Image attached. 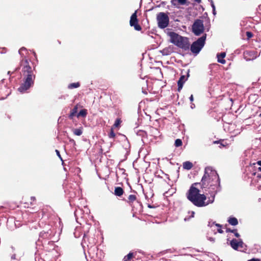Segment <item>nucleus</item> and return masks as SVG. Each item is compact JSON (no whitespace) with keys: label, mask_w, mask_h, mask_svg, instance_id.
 Instances as JSON below:
<instances>
[{"label":"nucleus","mask_w":261,"mask_h":261,"mask_svg":"<svg viewBox=\"0 0 261 261\" xmlns=\"http://www.w3.org/2000/svg\"><path fill=\"white\" fill-rule=\"evenodd\" d=\"M27 49L26 48L22 47L19 50V54L22 57L24 56V54L23 52H27Z\"/></svg>","instance_id":"cd10ccee"},{"label":"nucleus","mask_w":261,"mask_h":261,"mask_svg":"<svg viewBox=\"0 0 261 261\" xmlns=\"http://www.w3.org/2000/svg\"><path fill=\"white\" fill-rule=\"evenodd\" d=\"M73 133L76 136H81L83 133L82 128H80L74 129L73 130Z\"/></svg>","instance_id":"5701e85b"},{"label":"nucleus","mask_w":261,"mask_h":261,"mask_svg":"<svg viewBox=\"0 0 261 261\" xmlns=\"http://www.w3.org/2000/svg\"><path fill=\"white\" fill-rule=\"evenodd\" d=\"M198 183L193 184L187 193V197L192 203L198 207H203L208 205L206 201V197L204 194H199V190L194 187Z\"/></svg>","instance_id":"7ed1b4c3"},{"label":"nucleus","mask_w":261,"mask_h":261,"mask_svg":"<svg viewBox=\"0 0 261 261\" xmlns=\"http://www.w3.org/2000/svg\"><path fill=\"white\" fill-rule=\"evenodd\" d=\"M89 228H90V225L89 224H87L86 229H89Z\"/></svg>","instance_id":"de8ad7c7"},{"label":"nucleus","mask_w":261,"mask_h":261,"mask_svg":"<svg viewBox=\"0 0 261 261\" xmlns=\"http://www.w3.org/2000/svg\"><path fill=\"white\" fill-rule=\"evenodd\" d=\"M11 249H12V252H13L15 250L14 247H13V246L11 247Z\"/></svg>","instance_id":"603ef678"},{"label":"nucleus","mask_w":261,"mask_h":261,"mask_svg":"<svg viewBox=\"0 0 261 261\" xmlns=\"http://www.w3.org/2000/svg\"><path fill=\"white\" fill-rule=\"evenodd\" d=\"M244 246V244L243 241L241 239H240V243L239 245V248H243Z\"/></svg>","instance_id":"f704fd0d"},{"label":"nucleus","mask_w":261,"mask_h":261,"mask_svg":"<svg viewBox=\"0 0 261 261\" xmlns=\"http://www.w3.org/2000/svg\"><path fill=\"white\" fill-rule=\"evenodd\" d=\"M225 56L226 53L225 52H222L220 54H218L217 55L218 62L223 64H225L226 62L224 58Z\"/></svg>","instance_id":"4468645a"},{"label":"nucleus","mask_w":261,"mask_h":261,"mask_svg":"<svg viewBox=\"0 0 261 261\" xmlns=\"http://www.w3.org/2000/svg\"><path fill=\"white\" fill-rule=\"evenodd\" d=\"M216 225L217 226H218V227H219V228L218 229V232L220 233H222L223 232V231L221 228V225L220 224H216Z\"/></svg>","instance_id":"72a5a7b5"},{"label":"nucleus","mask_w":261,"mask_h":261,"mask_svg":"<svg viewBox=\"0 0 261 261\" xmlns=\"http://www.w3.org/2000/svg\"><path fill=\"white\" fill-rule=\"evenodd\" d=\"M70 143L73 146H74L75 145V142L73 139H69Z\"/></svg>","instance_id":"c9c22d12"},{"label":"nucleus","mask_w":261,"mask_h":261,"mask_svg":"<svg viewBox=\"0 0 261 261\" xmlns=\"http://www.w3.org/2000/svg\"><path fill=\"white\" fill-rule=\"evenodd\" d=\"M239 243L240 239L239 240L232 239L230 242V245L233 249L238 250L239 249Z\"/></svg>","instance_id":"2eb2a0df"},{"label":"nucleus","mask_w":261,"mask_h":261,"mask_svg":"<svg viewBox=\"0 0 261 261\" xmlns=\"http://www.w3.org/2000/svg\"><path fill=\"white\" fill-rule=\"evenodd\" d=\"M11 258L12 259H16V254H13L11 256Z\"/></svg>","instance_id":"79ce46f5"},{"label":"nucleus","mask_w":261,"mask_h":261,"mask_svg":"<svg viewBox=\"0 0 261 261\" xmlns=\"http://www.w3.org/2000/svg\"><path fill=\"white\" fill-rule=\"evenodd\" d=\"M128 200L129 202H133L136 199V196L135 195H130L128 196Z\"/></svg>","instance_id":"7c9ffc66"},{"label":"nucleus","mask_w":261,"mask_h":261,"mask_svg":"<svg viewBox=\"0 0 261 261\" xmlns=\"http://www.w3.org/2000/svg\"><path fill=\"white\" fill-rule=\"evenodd\" d=\"M189 214L191 213V215L190 216H186L184 220L185 221H189L191 218H193L194 217V214H195L194 212L192 211L191 212H189Z\"/></svg>","instance_id":"c85d7f7f"},{"label":"nucleus","mask_w":261,"mask_h":261,"mask_svg":"<svg viewBox=\"0 0 261 261\" xmlns=\"http://www.w3.org/2000/svg\"><path fill=\"white\" fill-rule=\"evenodd\" d=\"M31 199L34 201L35 200V198L34 197H31Z\"/></svg>","instance_id":"3c124183"},{"label":"nucleus","mask_w":261,"mask_h":261,"mask_svg":"<svg viewBox=\"0 0 261 261\" xmlns=\"http://www.w3.org/2000/svg\"><path fill=\"white\" fill-rule=\"evenodd\" d=\"M115 194L118 196H121L123 193V190L122 188L117 187L115 189Z\"/></svg>","instance_id":"6ab92c4d"},{"label":"nucleus","mask_w":261,"mask_h":261,"mask_svg":"<svg viewBox=\"0 0 261 261\" xmlns=\"http://www.w3.org/2000/svg\"><path fill=\"white\" fill-rule=\"evenodd\" d=\"M247 261H260V259L259 258H253L248 260Z\"/></svg>","instance_id":"4c0bfd02"},{"label":"nucleus","mask_w":261,"mask_h":261,"mask_svg":"<svg viewBox=\"0 0 261 261\" xmlns=\"http://www.w3.org/2000/svg\"><path fill=\"white\" fill-rule=\"evenodd\" d=\"M33 54H34V55L35 56H36V53H35V52L33 51Z\"/></svg>","instance_id":"6e6d98bb"},{"label":"nucleus","mask_w":261,"mask_h":261,"mask_svg":"<svg viewBox=\"0 0 261 261\" xmlns=\"http://www.w3.org/2000/svg\"><path fill=\"white\" fill-rule=\"evenodd\" d=\"M190 107L192 109H193L195 108V105L194 103L191 102V105H190Z\"/></svg>","instance_id":"ea45409f"},{"label":"nucleus","mask_w":261,"mask_h":261,"mask_svg":"<svg viewBox=\"0 0 261 261\" xmlns=\"http://www.w3.org/2000/svg\"><path fill=\"white\" fill-rule=\"evenodd\" d=\"M109 137L110 138H114L115 137V134L112 129L111 130V132L109 135Z\"/></svg>","instance_id":"473e14b6"},{"label":"nucleus","mask_w":261,"mask_h":261,"mask_svg":"<svg viewBox=\"0 0 261 261\" xmlns=\"http://www.w3.org/2000/svg\"><path fill=\"white\" fill-rule=\"evenodd\" d=\"M148 207H149V208H153V206H151V205H150V204H148Z\"/></svg>","instance_id":"8fccbe9b"},{"label":"nucleus","mask_w":261,"mask_h":261,"mask_svg":"<svg viewBox=\"0 0 261 261\" xmlns=\"http://www.w3.org/2000/svg\"><path fill=\"white\" fill-rule=\"evenodd\" d=\"M256 164L261 166V161H258L256 162Z\"/></svg>","instance_id":"c03bdc74"},{"label":"nucleus","mask_w":261,"mask_h":261,"mask_svg":"<svg viewBox=\"0 0 261 261\" xmlns=\"http://www.w3.org/2000/svg\"><path fill=\"white\" fill-rule=\"evenodd\" d=\"M171 2L172 5L177 6L178 5H185L186 4L187 0H171Z\"/></svg>","instance_id":"dca6fc26"},{"label":"nucleus","mask_w":261,"mask_h":261,"mask_svg":"<svg viewBox=\"0 0 261 261\" xmlns=\"http://www.w3.org/2000/svg\"><path fill=\"white\" fill-rule=\"evenodd\" d=\"M80 86V83L79 82L73 83L68 85V88L69 89H72L74 88H77Z\"/></svg>","instance_id":"412c9836"},{"label":"nucleus","mask_w":261,"mask_h":261,"mask_svg":"<svg viewBox=\"0 0 261 261\" xmlns=\"http://www.w3.org/2000/svg\"><path fill=\"white\" fill-rule=\"evenodd\" d=\"M209 240L212 241V242H214V239L213 238H210Z\"/></svg>","instance_id":"09e8293b"},{"label":"nucleus","mask_w":261,"mask_h":261,"mask_svg":"<svg viewBox=\"0 0 261 261\" xmlns=\"http://www.w3.org/2000/svg\"><path fill=\"white\" fill-rule=\"evenodd\" d=\"M74 235H75V237H77L75 234V233H74Z\"/></svg>","instance_id":"13d9d810"},{"label":"nucleus","mask_w":261,"mask_h":261,"mask_svg":"<svg viewBox=\"0 0 261 261\" xmlns=\"http://www.w3.org/2000/svg\"><path fill=\"white\" fill-rule=\"evenodd\" d=\"M121 122V121L120 119H117L115 120L113 126L115 127H118L120 125Z\"/></svg>","instance_id":"2f4dec72"},{"label":"nucleus","mask_w":261,"mask_h":261,"mask_svg":"<svg viewBox=\"0 0 261 261\" xmlns=\"http://www.w3.org/2000/svg\"><path fill=\"white\" fill-rule=\"evenodd\" d=\"M228 222L232 226H236L238 224V219L235 217H229L228 220Z\"/></svg>","instance_id":"a211bd4d"},{"label":"nucleus","mask_w":261,"mask_h":261,"mask_svg":"<svg viewBox=\"0 0 261 261\" xmlns=\"http://www.w3.org/2000/svg\"><path fill=\"white\" fill-rule=\"evenodd\" d=\"M129 24L131 27H134L135 30L136 31H140L141 30V26L138 24L137 11L132 15L129 21Z\"/></svg>","instance_id":"6e6552de"},{"label":"nucleus","mask_w":261,"mask_h":261,"mask_svg":"<svg viewBox=\"0 0 261 261\" xmlns=\"http://www.w3.org/2000/svg\"><path fill=\"white\" fill-rule=\"evenodd\" d=\"M246 35H247V36L248 37V38H251L252 37V34L251 32H247L246 33Z\"/></svg>","instance_id":"58836bf2"},{"label":"nucleus","mask_w":261,"mask_h":261,"mask_svg":"<svg viewBox=\"0 0 261 261\" xmlns=\"http://www.w3.org/2000/svg\"><path fill=\"white\" fill-rule=\"evenodd\" d=\"M182 141L180 139H177L176 140H175V146L176 147H179L180 146L182 145Z\"/></svg>","instance_id":"c756f323"},{"label":"nucleus","mask_w":261,"mask_h":261,"mask_svg":"<svg viewBox=\"0 0 261 261\" xmlns=\"http://www.w3.org/2000/svg\"><path fill=\"white\" fill-rule=\"evenodd\" d=\"M170 37V42L175 45H177L179 43V40L181 39L182 36L178 35L176 33L171 32L169 33Z\"/></svg>","instance_id":"9d476101"},{"label":"nucleus","mask_w":261,"mask_h":261,"mask_svg":"<svg viewBox=\"0 0 261 261\" xmlns=\"http://www.w3.org/2000/svg\"><path fill=\"white\" fill-rule=\"evenodd\" d=\"M182 166L185 169L190 170L193 167V165L191 162L189 161H186L183 163Z\"/></svg>","instance_id":"f3484780"},{"label":"nucleus","mask_w":261,"mask_h":261,"mask_svg":"<svg viewBox=\"0 0 261 261\" xmlns=\"http://www.w3.org/2000/svg\"><path fill=\"white\" fill-rule=\"evenodd\" d=\"M151 132L152 134V135L154 136L155 137H156L159 136L160 132H159L158 129L155 128H151Z\"/></svg>","instance_id":"393cba45"},{"label":"nucleus","mask_w":261,"mask_h":261,"mask_svg":"<svg viewBox=\"0 0 261 261\" xmlns=\"http://www.w3.org/2000/svg\"><path fill=\"white\" fill-rule=\"evenodd\" d=\"M164 253V251H163V252H161L160 253V254H163Z\"/></svg>","instance_id":"5fc2aeb1"},{"label":"nucleus","mask_w":261,"mask_h":261,"mask_svg":"<svg viewBox=\"0 0 261 261\" xmlns=\"http://www.w3.org/2000/svg\"><path fill=\"white\" fill-rule=\"evenodd\" d=\"M170 37V42L175 45H177L179 43V40L181 39L182 36L178 35L176 33L171 32L169 33Z\"/></svg>","instance_id":"9b49d317"},{"label":"nucleus","mask_w":261,"mask_h":261,"mask_svg":"<svg viewBox=\"0 0 261 261\" xmlns=\"http://www.w3.org/2000/svg\"><path fill=\"white\" fill-rule=\"evenodd\" d=\"M189 99L190 100L191 102H192L193 100H194V97H193V95H191L190 97H189Z\"/></svg>","instance_id":"a19ab883"},{"label":"nucleus","mask_w":261,"mask_h":261,"mask_svg":"<svg viewBox=\"0 0 261 261\" xmlns=\"http://www.w3.org/2000/svg\"><path fill=\"white\" fill-rule=\"evenodd\" d=\"M226 232H232V233H234L235 237H236L237 238H239L240 236L239 234V233H238L237 232V229H230L229 228H227L226 229Z\"/></svg>","instance_id":"bb28decb"},{"label":"nucleus","mask_w":261,"mask_h":261,"mask_svg":"<svg viewBox=\"0 0 261 261\" xmlns=\"http://www.w3.org/2000/svg\"><path fill=\"white\" fill-rule=\"evenodd\" d=\"M21 84L18 88V91L24 93L33 86L35 79L34 69L29 65L28 60L25 59L21 62Z\"/></svg>","instance_id":"f03ea898"},{"label":"nucleus","mask_w":261,"mask_h":261,"mask_svg":"<svg viewBox=\"0 0 261 261\" xmlns=\"http://www.w3.org/2000/svg\"><path fill=\"white\" fill-rule=\"evenodd\" d=\"M86 237V233H84V237L85 238Z\"/></svg>","instance_id":"4d7b16f0"},{"label":"nucleus","mask_w":261,"mask_h":261,"mask_svg":"<svg viewBox=\"0 0 261 261\" xmlns=\"http://www.w3.org/2000/svg\"><path fill=\"white\" fill-rule=\"evenodd\" d=\"M258 170L259 171H261V167H260L258 168Z\"/></svg>","instance_id":"864d4df0"},{"label":"nucleus","mask_w":261,"mask_h":261,"mask_svg":"<svg viewBox=\"0 0 261 261\" xmlns=\"http://www.w3.org/2000/svg\"><path fill=\"white\" fill-rule=\"evenodd\" d=\"M189 45H190L188 38L182 37L181 39L179 40V43L176 46L185 50H186L189 48Z\"/></svg>","instance_id":"1a4fd4ad"},{"label":"nucleus","mask_w":261,"mask_h":261,"mask_svg":"<svg viewBox=\"0 0 261 261\" xmlns=\"http://www.w3.org/2000/svg\"><path fill=\"white\" fill-rule=\"evenodd\" d=\"M133 256V253L129 252L127 255L125 256L123 261H130Z\"/></svg>","instance_id":"b1692460"},{"label":"nucleus","mask_w":261,"mask_h":261,"mask_svg":"<svg viewBox=\"0 0 261 261\" xmlns=\"http://www.w3.org/2000/svg\"><path fill=\"white\" fill-rule=\"evenodd\" d=\"M189 72H190V70H188L187 71V72H186L187 75H182L180 77L179 80L178 81L177 85H178V91H180L182 88L184 83H185V82L186 81H187V80L189 76Z\"/></svg>","instance_id":"f8f14e48"},{"label":"nucleus","mask_w":261,"mask_h":261,"mask_svg":"<svg viewBox=\"0 0 261 261\" xmlns=\"http://www.w3.org/2000/svg\"><path fill=\"white\" fill-rule=\"evenodd\" d=\"M87 114V110L86 109L81 110L79 113L77 114V117H80L82 116L83 117H85Z\"/></svg>","instance_id":"4be33fe9"},{"label":"nucleus","mask_w":261,"mask_h":261,"mask_svg":"<svg viewBox=\"0 0 261 261\" xmlns=\"http://www.w3.org/2000/svg\"><path fill=\"white\" fill-rule=\"evenodd\" d=\"M211 5H212V7L213 8V9H215V6L214 3H212Z\"/></svg>","instance_id":"a18cd8bd"},{"label":"nucleus","mask_w":261,"mask_h":261,"mask_svg":"<svg viewBox=\"0 0 261 261\" xmlns=\"http://www.w3.org/2000/svg\"><path fill=\"white\" fill-rule=\"evenodd\" d=\"M160 51L163 56H168L173 52V47L172 46H169Z\"/></svg>","instance_id":"ddd939ff"},{"label":"nucleus","mask_w":261,"mask_h":261,"mask_svg":"<svg viewBox=\"0 0 261 261\" xmlns=\"http://www.w3.org/2000/svg\"><path fill=\"white\" fill-rule=\"evenodd\" d=\"M156 21L158 27L163 29L166 28L169 25V18L166 13L160 12L156 15Z\"/></svg>","instance_id":"39448f33"},{"label":"nucleus","mask_w":261,"mask_h":261,"mask_svg":"<svg viewBox=\"0 0 261 261\" xmlns=\"http://www.w3.org/2000/svg\"><path fill=\"white\" fill-rule=\"evenodd\" d=\"M194 2L197 3H200L201 2V0H192Z\"/></svg>","instance_id":"37998d69"},{"label":"nucleus","mask_w":261,"mask_h":261,"mask_svg":"<svg viewBox=\"0 0 261 261\" xmlns=\"http://www.w3.org/2000/svg\"><path fill=\"white\" fill-rule=\"evenodd\" d=\"M192 32L196 36H200L203 34L204 30L203 21L200 19H196L192 26Z\"/></svg>","instance_id":"423d86ee"},{"label":"nucleus","mask_w":261,"mask_h":261,"mask_svg":"<svg viewBox=\"0 0 261 261\" xmlns=\"http://www.w3.org/2000/svg\"><path fill=\"white\" fill-rule=\"evenodd\" d=\"M78 106L76 105L74 108L71 111V112L69 114V117L70 119H72L73 117L75 115V114L77 112Z\"/></svg>","instance_id":"aec40b11"},{"label":"nucleus","mask_w":261,"mask_h":261,"mask_svg":"<svg viewBox=\"0 0 261 261\" xmlns=\"http://www.w3.org/2000/svg\"><path fill=\"white\" fill-rule=\"evenodd\" d=\"M201 182L202 188H206L209 186V193L211 196L207 200L208 204L213 203L216 195L221 190L220 179L217 172L212 167H206Z\"/></svg>","instance_id":"f257e3e1"},{"label":"nucleus","mask_w":261,"mask_h":261,"mask_svg":"<svg viewBox=\"0 0 261 261\" xmlns=\"http://www.w3.org/2000/svg\"><path fill=\"white\" fill-rule=\"evenodd\" d=\"M206 37V34H203L201 37L192 44L190 49L193 53L197 54L199 53L204 45Z\"/></svg>","instance_id":"20e7f679"},{"label":"nucleus","mask_w":261,"mask_h":261,"mask_svg":"<svg viewBox=\"0 0 261 261\" xmlns=\"http://www.w3.org/2000/svg\"><path fill=\"white\" fill-rule=\"evenodd\" d=\"M213 13L214 15H216V12L215 9H213Z\"/></svg>","instance_id":"49530a36"},{"label":"nucleus","mask_w":261,"mask_h":261,"mask_svg":"<svg viewBox=\"0 0 261 261\" xmlns=\"http://www.w3.org/2000/svg\"><path fill=\"white\" fill-rule=\"evenodd\" d=\"M81 214H82V210L80 208L76 209L74 211V216L75 217L77 222V219H79V217H80Z\"/></svg>","instance_id":"a878e982"},{"label":"nucleus","mask_w":261,"mask_h":261,"mask_svg":"<svg viewBox=\"0 0 261 261\" xmlns=\"http://www.w3.org/2000/svg\"><path fill=\"white\" fill-rule=\"evenodd\" d=\"M54 235L55 231L51 228L46 229L45 230H44L40 233L37 243H39L40 242H42L43 240L46 241L51 239Z\"/></svg>","instance_id":"0eeeda50"},{"label":"nucleus","mask_w":261,"mask_h":261,"mask_svg":"<svg viewBox=\"0 0 261 261\" xmlns=\"http://www.w3.org/2000/svg\"><path fill=\"white\" fill-rule=\"evenodd\" d=\"M259 116L260 117H261V113L259 114Z\"/></svg>","instance_id":"bf43d9fd"},{"label":"nucleus","mask_w":261,"mask_h":261,"mask_svg":"<svg viewBox=\"0 0 261 261\" xmlns=\"http://www.w3.org/2000/svg\"><path fill=\"white\" fill-rule=\"evenodd\" d=\"M56 152L57 153V155L59 156V158L61 160H62V159L61 156V155H60V152L58 150H56Z\"/></svg>","instance_id":"e433bc0d"}]
</instances>
